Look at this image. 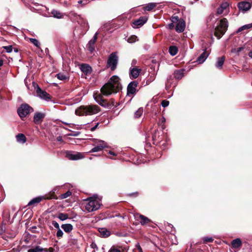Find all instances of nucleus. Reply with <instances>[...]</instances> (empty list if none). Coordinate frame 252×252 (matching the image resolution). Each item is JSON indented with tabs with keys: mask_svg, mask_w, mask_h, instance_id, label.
Wrapping results in <instances>:
<instances>
[{
	"mask_svg": "<svg viewBox=\"0 0 252 252\" xmlns=\"http://www.w3.org/2000/svg\"><path fill=\"white\" fill-rule=\"evenodd\" d=\"M120 79L117 75L112 76L101 89V93L106 96L116 94L122 89Z\"/></svg>",
	"mask_w": 252,
	"mask_h": 252,
	"instance_id": "f257e3e1",
	"label": "nucleus"
},
{
	"mask_svg": "<svg viewBox=\"0 0 252 252\" xmlns=\"http://www.w3.org/2000/svg\"><path fill=\"white\" fill-rule=\"evenodd\" d=\"M100 205V200L97 196L94 195L84 200L82 204V207L84 211L91 212L98 209Z\"/></svg>",
	"mask_w": 252,
	"mask_h": 252,
	"instance_id": "f03ea898",
	"label": "nucleus"
},
{
	"mask_svg": "<svg viewBox=\"0 0 252 252\" xmlns=\"http://www.w3.org/2000/svg\"><path fill=\"white\" fill-rule=\"evenodd\" d=\"M99 107L96 105L81 106L75 110V114L78 116L92 115L99 112Z\"/></svg>",
	"mask_w": 252,
	"mask_h": 252,
	"instance_id": "7ed1b4c3",
	"label": "nucleus"
},
{
	"mask_svg": "<svg viewBox=\"0 0 252 252\" xmlns=\"http://www.w3.org/2000/svg\"><path fill=\"white\" fill-rule=\"evenodd\" d=\"M228 24L226 18L220 20L219 24L215 29V35L218 38H220L226 32Z\"/></svg>",
	"mask_w": 252,
	"mask_h": 252,
	"instance_id": "20e7f679",
	"label": "nucleus"
},
{
	"mask_svg": "<svg viewBox=\"0 0 252 252\" xmlns=\"http://www.w3.org/2000/svg\"><path fill=\"white\" fill-rule=\"evenodd\" d=\"M118 63V57L116 52L111 53L108 59L107 67L110 68L113 71L116 69Z\"/></svg>",
	"mask_w": 252,
	"mask_h": 252,
	"instance_id": "39448f33",
	"label": "nucleus"
},
{
	"mask_svg": "<svg viewBox=\"0 0 252 252\" xmlns=\"http://www.w3.org/2000/svg\"><path fill=\"white\" fill-rule=\"evenodd\" d=\"M33 111V108L26 103L22 104L17 110L18 114L21 119L26 117L29 113Z\"/></svg>",
	"mask_w": 252,
	"mask_h": 252,
	"instance_id": "423d86ee",
	"label": "nucleus"
},
{
	"mask_svg": "<svg viewBox=\"0 0 252 252\" xmlns=\"http://www.w3.org/2000/svg\"><path fill=\"white\" fill-rule=\"evenodd\" d=\"M94 145V148H93L90 152H98L108 147L107 144L105 141L100 140H95Z\"/></svg>",
	"mask_w": 252,
	"mask_h": 252,
	"instance_id": "0eeeda50",
	"label": "nucleus"
},
{
	"mask_svg": "<svg viewBox=\"0 0 252 252\" xmlns=\"http://www.w3.org/2000/svg\"><path fill=\"white\" fill-rule=\"evenodd\" d=\"M66 157L70 160H78L84 157V154L79 152L67 151L65 154Z\"/></svg>",
	"mask_w": 252,
	"mask_h": 252,
	"instance_id": "6e6552de",
	"label": "nucleus"
},
{
	"mask_svg": "<svg viewBox=\"0 0 252 252\" xmlns=\"http://www.w3.org/2000/svg\"><path fill=\"white\" fill-rule=\"evenodd\" d=\"M229 12V3L225 2L222 3L220 6L218 8L217 14L218 15L223 14L224 15H227Z\"/></svg>",
	"mask_w": 252,
	"mask_h": 252,
	"instance_id": "1a4fd4ad",
	"label": "nucleus"
},
{
	"mask_svg": "<svg viewBox=\"0 0 252 252\" xmlns=\"http://www.w3.org/2000/svg\"><path fill=\"white\" fill-rule=\"evenodd\" d=\"M98 32H96L94 36H93V38L91 39L88 43L87 44L86 47L88 49V50L91 52L93 53L95 49V43L96 42V41L97 38V35H98Z\"/></svg>",
	"mask_w": 252,
	"mask_h": 252,
	"instance_id": "9d476101",
	"label": "nucleus"
},
{
	"mask_svg": "<svg viewBox=\"0 0 252 252\" xmlns=\"http://www.w3.org/2000/svg\"><path fill=\"white\" fill-rule=\"evenodd\" d=\"M94 98L96 102L102 106L104 107L108 106V102L105 99H103L101 94H94Z\"/></svg>",
	"mask_w": 252,
	"mask_h": 252,
	"instance_id": "9b49d317",
	"label": "nucleus"
},
{
	"mask_svg": "<svg viewBox=\"0 0 252 252\" xmlns=\"http://www.w3.org/2000/svg\"><path fill=\"white\" fill-rule=\"evenodd\" d=\"M147 20L148 18L146 16L140 17L132 23V26L134 28H138L142 26L147 22Z\"/></svg>",
	"mask_w": 252,
	"mask_h": 252,
	"instance_id": "f8f14e48",
	"label": "nucleus"
},
{
	"mask_svg": "<svg viewBox=\"0 0 252 252\" xmlns=\"http://www.w3.org/2000/svg\"><path fill=\"white\" fill-rule=\"evenodd\" d=\"M36 92L37 96L40 98L45 100L50 99V94H48L46 92L42 90L38 86H37Z\"/></svg>",
	"mask_w": 252,
	"mask_h": 252,
	"instance_id": "ddd939ff",
	"label": "nucleus"
},
{
	"mask_svg": "<svg viewBox=\"0 0 252 252\" xmlns=\"http://www.w3.org/2000/svg\"><path fill=\"white\" fill-rule=\"evenodd\" d=\"M137 86V83L136 81L131 82L127 86V94H133L136 92Z\"/></svg>",
	"mask_w": 252,
	"mask_h": 252,
	"instance_id": "4468645a",
	"label": "nucleus"
},
{
	"mask_svg": "<svg viewBox=\"0 0 252 252\" xmlns=\"http://www.w3.org/2000/svg\"><path fill=\"white\" fill-rule=\"evenodd\" d=\"M238 6L240 10L246 11L251 8V4L249 2L242 1L238 3Z\"/></svg>",
	"mask_w": 252,
	"mask_h": 252,
	"instance_id": "2eb2a0df",
	"label": "nucleus"
},
{
	"mask_svg": "<svg viewBox=\"0 0 252 252\" xmlns=\"http://www.w3.org/2000/svg\"><path fill=\"white\" fill-rule=\"evenodd\" d=\"M186 27L185 22L183 20H179L175 27V30L178 32H183Z\"/></svg>",
	"mask_w": 252,
	"mask_h": 252,
	"instance_id": "dca6fc26",
	"label": "nucleus"
},
{
	"mask_svg": "<svg viewBox=\"0 0 252 252\" xmlns=\"http://www.w3.org/2000/svg\"><path fill=\"white\" fill-rule=\"evenodd\" d=\"M141 69L137 68L136 67L130 68L129 70V75L131 78L135 79L137 78L139 75Z\"/></svg>",
	"mask_w": 252,
	"mask_h": 252,
	"instance_id": "f3484780",
	"label": "nucleus"
},
{
	"mask_svg": "<svg viewBox=\"0 0 252 252\" xmlns=\"http://www.w3.org/2000/svg\"><path fill=\"white\" fill-rule=\"evenodd\" d=\"M44 117V115L41 113H35L33 117V121L35 124H39Z\"/></svg>",
	"mask_w": 252,
	"mask_h": 252,
	"instance_id": "a211bd4d",
	"label": "nucleus"
},
{
	"mask_svg": "<svg viewBox=\"0 0 252 252\" xmlns=\"http://www.w3.org/2000/svg\"><path fill=\"white\" fill-rule=\"evenodd\" d=\"M135 217L136 218L139 217L141 219L140 223L143 225L147 224L151 221V220L148 218L142 215L137 214L135 216Z\"/></svg>",
	"mask_w": 252,
	"mask_h": 252,
	"instance_id": "6ab92c4d",
	"label": "nucleus"
},
{
	"mask_svg": "<svg viewBox=\"0 0 252 252\" xmlns=\"http://www.w3.org/2000/svg\"><path fill=\"white\" fill-rule=\"evenodd\" d=\"M43 199H44V197L43 196H38V197L34 198L32 199L28 203V205L31 206L32 205H36L38 203H39L40 202H41Z\"/></svg>",
	"mask_w": 252,
	"mask_h": 252,
	"instance_id": "aec40b11",
	"label": "nucleus"
},
{
	"mask_svg": "<svg viewBox=\"0 0 252 252\" xmlns=\"http://www.w3.org/2000/svg\"><path fill=\"white\" fill-rule=\"evenodd\" d=\"M81 70L84 73H90L92 71L91 67L87 64H82L80 67Z\"/></svg>",
	"mask_w": 252,
	"mask_h": 252,
	"instance_id": "412c9836",
	"label": "nucleus"
},
{
	"mask_svg": "<svg viewBox=\"0 0 252 252\" xmlns=\"http://www.w3.org/2000/svg\"><path fill=\"white\" fill-rule=\"evenodd\" d=\"M62 228L66 233H69L73 230V226L71 224H63L61 225Z\"/></svg>",
	"mask_w": 252,
	"mask_h": 252,
	"instance_id": "4be33fe9",
	"label": "nucleus"
},
{
	"mask_svg": "<svg viewBox=\"0 0 252 252\" xmlns=\"http://www.w3.org/2000/svg\"><path fill=\"white\" fill-rule=\"evenodd\" d=\"M231 245L234 248H239L242 245V241L240 239L236 238L232 241Z\"/></svg>",
	"mask_w": 252,
	"mask_h": 252,
	"instance_id": "5701e85b",
	"label": "nucleus"
},
{
	"mask_svg": "<svg viewBox=\"0 0 252 252\" xmlns=\"http://www.w3.org/2000/svg\"><path fill=\"white\" fill-rule=\"evenodd\" d=\"M98 231L100 235L104 237H107L110 235V231L105 228H99Z\"/></svg>",
	"mask_w": 252,
	"mask_h": 252,
	"instance_id": "b1692460",
	"label": "nucleus"
},
{
	"mask_svg": "<svg viewBox=\"0 0 252 252\" xmlns=\"http://www.w3.org/2000/svg\"><path fill=\"white\" fill-rule=\"evenodd\" d=\"M208 54L206 52V51H204L200 56H199V57L197 59V61L199 63H203L205 60L206 59H207V57H208Z\"/></svg>",
	"mask_w": 252,
	"mask_h": 252,
	"instance_id": "393cba45",
	"label": "nucleus"
},
{
	"mask_svg": "<svg viewBox=\"0 0 252 252\" xmlns=\"http://www.w3.org/2000/svg\"><path fill=\"white\" fill-rule=\"evenodd\" d=\"M225 58L224 56H222L220 58H218V61L216 64V66L218 68H221L225 61Z\"/></svg>",
	"mask_w": 252,
	"mask_h": 252,
	"instance_id": "a878e982",
	"label": "nucleus"
},
{
	"mask_svg": "<svg viewBox=\"0 0 252 252\" xmlns=\"http://www.w3.org/2000/svg\"><path fill=\"white\" fill-rule=\"evenodd\" d=\"M157 5V3H154V2L149 3L147 4H146L144 7V10H146V11H151L152 9H153L155 7H156Z\"/></svg>",
	"mask_w": 252,
	"mask_h": 252,
	"instance_id": "bb28decb",
	"label": "nucleus"
},
{
	"mask_svg": "<svg viewBox=\"0 0 252 252\" xmlns=\"http://www.w3.org/2000/svg\"><path fill=\"white\" fill-rule=\"evenodd\" d=\"M184 69L177 70L174 72V76L176 79H180L184 75Z\"/></svg>",
	"mask_w": 252,
	"mask_h": 252,
	"instance_id": "cd10ccee",
	"label": "nucleus"
},
{
	"mask_svg": "<svg viewBox=\"0 0 252 252\" xmlns=\"http://www.w3.org/2000/svg\"><path fill=\"white\" fill-rule=\"evenodd\" d=\"M17 141L18 142L21 143H24L26 142V136L22 133L19 134L16 136Z\"/></svg>",
	"mask_w": 252,
	"mask_h": 252,
	"instance_id": "c85d7f7f",
	"label": "nucleus"
},
{
	"mask_svg": "<svg viewBox=\"0 0 252 252\" xmlns=\"http://www.w3.org/2000/svg\"><path fill=\"white\" fill-rule=\"evenodd\" d=\"M252 29V23H250V24H247V25H245L241 27L240 28H239L238 29L237 32L238 33V32H242L244 30H248V29Z\"/></svg>",
	"mask_w": 252,
	"mask_h": 252,
	"instance_id": "c756f323",
	"label": "nucleus"
},
{
	"mask_svg": "<svg viewBox=\"0 0 252 252\" xmlns=\"http://www.w3.org/2000/svg\"><path fill=\"white\" fill-rule=\"evenodd\" d=\"M178 48L175 46H170L169 48V53L171 56H175L178 52Z\"/></svg>",
	"mask_w": 252,
	"mask_h": 252,
	"instance_id": "7c9ffc66",
	"label": "nucleus"
},
{
	"mask_svg": "<svg viewBox=\"0 0 252 252\" xmlns=\"http://www.w3.org/2000/svg\"><path fill=\"white\" fill-rule=\"evenodd\" d=\"M52 14L55 18H62L63 17L62 13L56 10H53L52 11Z\"/></svg>",
	"mask_w": 252,
	"mask_h": 252,
	"instance_id": "2f4dec72",
	"label": "nucleus"
},
{
	"mask_svg": "<svg viewBox=\"0 0 252 252\" xmlns=\"http://www.w3.org/2000/svg\"><path fill=\"white\" fill-rule=\"evenodd\" d=\"M43 251V249L40 246H36L35 247L29 249L28 252H41Z\"/></svg>",
	"mask_w": 252,
	"mask_h": 252,
	"instance_id": "473e14b6",
	"label": "nucleus"
},
{
	"mask_svg": "<svg viewBox=\"0 0 252 252\" xmlns=\"http://www.w3.org/2000/svg\"><path fill=\"white\" fill-rule=\"evenodd\" d=\"M143 113V108H139L134 113V117L135 118H139Z\"/></svg>",
	"mask_w": 252,
	"mask_h": 252,
	"instance_id": "72a5a7b5",
	"label": "nucleus"
},
{
	"mask_svg": "<svg viewBox=\"0 0 252 252\" xmlns=\"http://www.w3.org/2000/svg\"><path fill=\"white\" fill-rule=\"evenodd\" d=\"M58 218L62 221L65 220L68 218V216L67 214L61 213L59 214Z\"/></svg>",
	"mask_w": 252,
	"mask_h": 252,
	"instance_id": "f704fd0d",
	"label": "nucleus"
},
{
	"mask_svg": "<svg viewBox=\"0 0 252 252\" xmlns=\"http://www.w3.org/2000/svg\"><path fill=\"white\" fill-rule=\"evenodd\" d=\"M137 37L136 35H131L130 37L128 38L127 39V42L130 43L135 42L136 41H137Z\"/></svg>",
	"mask_w": 252,
	"mask_h": 252,
	"instance_id": "c9c22d12",
	"label": "nucleus"
},
{
	"mask_svg": "<svg viewBox=\"0 0 252 252\" xmlns=\"http://www.w3.org/2000/svg\"><path fill=\"white\" fill-rule=\"evenodd\" d=\"M244 49L243 47H240L237 48H234L231 49V52L236 53L239 55V53Z\"/></svg>",
	"mask_w": 252,
	"mask_h": 252,
	"instance_id": "e433bc0d",
	"label": "nucleus"
},
{
	"mask_svg": "<svg viewBox=\"0 0 252 252\" xmlns=\"http://www.w3.org/2000/svg\"><path fill=\"white\" fill-rule=\"evenodd\" d=\"M71 195V192L69 190H68L65 193L62 194L60 195V198L65 199Z\"/></svg>",
	"mask_w": 252,
	"mask_h": 252,
	"instance_id": "4c0bfd02",
	"label": "nucleus"
},
{
	"mask_svg": "<svg viewBox=\"0 0 252 252\" xmlns=\"http://www.w3.org/2000/svg\"><path fill=\"white\" fill-rule=\"evenodd\" d=\"M30 41L36 47H39L40 43L39 41L35 38H30Z\"/></svg>",
	"mask_w": 252,
	"mask_h": 252,
	"instance_id": "58836bf2",
	"label": "nucleus"
},
{
	"mask_svg": "<svg viewBox=\"0 0 252 252\" xmlns=\"http://www.w3.org/2000/svg\"><path fill=\"white\" fill-rule=\"evenodd\" d=\"M57 78L61 80H65L67 79L66 76L63 73H59L56 75Z\"/></svg>",
	"mask_w": 252,
	"mask_h": 252,
	"instance_id": "ea45409f",
	"label": "nucleus"
},
{
	"mask_svg": "<svg viewBox=\"0 0 252 252\" xmlns=\"http://www.w3.org/2000/svg\"><path fill=\"white\" fill-rule=\"evenodd\" d=\"M2 48H4L7 53H11L12 51V46L11 45L3 46Z\"/></svg>",
	"mask_w": 252,
	"mask_h": 252,
	"instance_id": "a19ab883",
	"label": "nucleus"
},
{
	"mask_svg": "<svg viewBox=\"0 0 252 252\" xmlns=\"http://www.w3.org/2000/svg\"><path fill=\"white\" fill-rule=\"evenodd\" d=\"M63 231L60 228L58 229V231L56 234L57 237L61 238L63 236Z\"/></svg>",
	"mask_w": 252,
	"mask_h": 252,
	"instance_id": "79ce46f5",
	"label": "nucleus"
},
{
	"mask_svg": "<svg viewBox=\"0 0 252 252\" xmlns=\"http://www.w3.org/2000/svg\"><path fill=\"white\" fill-rule=\"evenodd\" d=\"M169 104V101L166 100H164L161 102V105L163 107H167V106H168Z\"/></svg>",
	"mask_w": 252,
	"mask_h": 252,
	"instance_id": "37998d69",
	"label": "nucleus"
},
{
	"mask_svg": "<svg viewBox=\"0 0 252 252\" xmlns=\"http://www.w3.org/2000/svg\"><path fill=\"white\" fill-rule=\"evenodd\" d=\"M203 240L206 242H212L213 241V239L212 237H204Z\"/></svg>",
	"mask_w": 252,
	"mask_h": 252,
	"instance_id": "c03bdc74",
	"label": "nucleus"
},
{
	"mask_svg": "<svg viewBox=\"0 0 252 252\" xmlns=\"http://www.w3.org/2000/svg\"><path fill=\"white\" fill-rule=\"evenodd\" d=\"M109 252H121V250L119 249L113 247L111 248Z\"/></svg>",
	"mask_w": 252,
	"mask_h": 252,
	"instance_id": "a18cd8bd",
	"label": "nucleus"
},
{
	"mask_svg": "<svg viewBox=\"0 0 252 252\" xmlns=\"http://www.w3.org/2000/svg\"><path fill=\"white\" fill-rule=\"evenodd\" d=\"M52 225H53L55 228H57V229L60 228V226H59V223H58L57 222H56V221H55V220H53V221H52Z\"/></svg>",
	"mask_w": 252,
	"mask_h": 252,
	"instance_id": "49530a36",
	"label": "nucleus"
},
{
	"mask_svg": "<svg viewBox=\"0 0 252 252\" xmlns=\"http://www.w3.org/2000/svg\"><path fill=\"white\" fill-rule=\"evenodd\" d=\"M172 23H175V22H178V21H179V20L178 19V16H173V17H172Z\"/></svg>",
	"mask_w": 252,
	"mask_h": 252,
	"instance_id": "de8ad7c7",
	"label": "nucleus"
},
{
	"mask_svg": "<svg viewBox=\"0 0 252 252\" xmlns=\"http://www.w3.org/2000/svg\"><path fill=\"white\" fill-rule=\"evenodd\" d=\"M99 123H97L95 125V126L92 127L91 128V131H94V130H95V129L96 128V127H97Z\"/></svg>",
	"mask_w": 252,
	"mask_h": 252,
	"instance_id": "09e8293b",
	"label": "nucleus"
},
{
	"mask_svg": "<svg viewBox=\"0 0 252 252\" xmlns=\"http://www.w3.org/2000/svg\"><path fill=\"white\" fill-rule=\"evenodd\" d=\"M57 140L59 142H61L63 141L62 137L61 136L57 137Z\"/></svg>",
	"mask_w": 252,
	"mask_h": 252,
	"instance_id": "8fccbe9b",
	"label": "nucleus"
},
{
	"mask_svg": "<svg viewBox=\"0 0 252 252\" xmlns=\"http://www.w3.org/2000/svg\"><path fill=\"white\" fill-rule=\"evenodd\" d=\"M137 250L139 252H143L142 248L140 246H137Z\"/></svg>",
	"mask_w": 252,
	"mask_h": 252,
	"instance_id": "3c124183",
	"label": "nucleus"
},
{
	"mask_svg": "<svg viewBox=\"0 0 252 252\" xmlns=\"http://www.w3.org/2000/svg\"><path fill=\"white\" fill-rule=\"evenodd\" d=\"M3 64V60L0 59V67Z\"/></svg>",
	"mask_w": 252,
	"mask_h": 252,
	"instance_id": "603ef678",
	"label": "nucleus"
},
{
	"mask_svg": "<svg viewBox=\"0 0 252 252\" xmlns=\"http://www.w3.org/2000/svg\"><path fill=\"white\" fill-rule=\"evenodd\" d=\"M109 154L111 155H113V156H116L117 155L115 153H114V152H112L111 151H110L109 152Z\"/></svg>",
	"mask_w": 252,
	"mask_h": 252,
	"instance_id": "864d4df0",
	"label": "nucleus"
},
{
	"mask_svg": "<svg viewBox=\"0 0 252 252\" xmlns=\"http://www.w3.org/2000/svg\"><path fill=\"white\" fill-rule=\"evenodd\" d=\"M169 27L170 29H172L173 27H174V25H173V23H171L169 25Z\"/></svg>",
	"mask_w": 252,
	"mask_h": 252,
	"instance_id": "5fc2aeb1",
	"label": "nucleus"
},
{
	"mask_svg": "<svg viewBox=\"0 0 252 252\" xmlns=\"http://www.w3.org/2000/svg\"><path fill=\"white\" fill-rule=\"evenodd\" d=\"M91 246H92V248H97V246H96L95 244H93H93H92Z\"/></svg>",
	"mask_w": 252,
	"mask_h": 252,
	"instance_id": "6e6d98bb",
	"label": "nucleus"
},
{
	"mask_svg": "<svg viewBox=\"0 0 252 252\" xmlns=\"http://www.w3.org/2000/svg\"><path fill=\"white\" fill-rule=\"evenodd\" d=\"M249 55L250 57L252 58V52H250Z\"/></svg>",
	"mask_w": 252,
	"mask_h": 252,
	"instance_id": "4d7b16f0",
	"label": "nucleus"
},
{
	"mask_svg": "<svg viewBox=\"0 0 252 252\" xmlns=\"http://www.w3.org/2000/svg\"><path fill=\"white\" fill-rule=\"evenodd\" d=\"M82 2H83V1H82V0H79V1H78V3H79V4H81V3H82Z\"/></svg>",
	"mask_w": 252,
	"mask_h": 252,
	"instance_id": "13d9d810",
	"label": "nucleus"
},
{
	"mask_svg": "<svg viewBox=\"0 0 252 252\" xmlns=\"http://www.w3.org/2000/svg\"><path fill=\"white\" fill-rule=\"evenodd\" d=\"M132 63H135V62H134V61H132Z\"/></svg>",
	"mask_w": 252,
	"mask_h": 252,
	"instance_id": "bf43d9fd",
	"label": "nucleus"
},
{
	"mask_svg": "<svg viewBox=\"0 0 252 252\" xmlns=\"http://www.w3.org/2000/svg\"><path fill=\"white\" fill-rule=\"evenodd\" d=\"M132 63H135V62H134V61H132Z\"/></svg>",
	"mask_w": 252,
	"mask_h": 252,
	"instance_id": "052dcab7",
	"label": "nucleus"
},
{
	"mask_svg": "<svg viewBox=\"0 0 252 252\" xmlns=\"http://www.w3.org/2000/svg\"><path fill=\"white\" fill-rule=\"evenodd\" d=\"M132 63H135V62H134V61H132Z\"/></svg>",
	"mask_w": 252,
	"mask_h": 252,
	"instance_id": "680f3d73",
	"label": "nucleus"
},
{
	"mask_svg": "<svg viewBox=\"0 0 252 252\" xmlns=\"http://www.w3.org/2000/svg\"><path fill=\"white\" fill-rule=\"evenodd\" d=\"M53 197H47V199H50V198H52Z\"/></svg>",
	"mask_w": 252,
	"mask_h": 252,
	"instance_id": "e2e57ef3",
	"label": "nucleus"
},
{
	"mask_svg": "<svg viewBox=\"0 0 252 252\" xmlns=\"http://www.w3.org/2000/svg\"><path fill=\"white\" fill-rule=\"evenodd\" d=\"M154 78H155V75H154V76H153V80H154Z\"/></svg>",
	"mask_w": 252,
	"mask_h": 252,
	"instance_id": "0e129e2a",
	"label": "nucleus"
}]
</instances>
